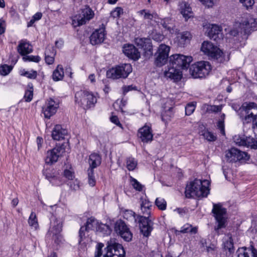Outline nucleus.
<instances>
[{"label":"nucleus","mask_w":257,"mask_h":257,"mask_svg":"<svg viewBox=\"0 0 257 257\" xmlns=\"http://www.w3.org/2000/svg\"><path fill=\"white\" fill-rule=\"evenodd\" d=\"M210 182L207 180L202 181L195 179L187 183L185 194L186 198L206 197L209 193Z\"/></svg>","instance_id":"obj_1"},{"label":"nucleus","mask_w":257,"mask_h":257,"mask_svg":"<svg viewBox=\"0 0 257 257\" xmlns=\"http://www.w3.org/2000/svg\"><path fill=\"white\" fill-rule=\"evenodd\" d=\"M238 114L243 125H250L253 129L257 128V104L254 102L243 103Z\"/></svg>","instance_id":"obj_2"},{"label":"nucleus","mask_w":257,"mask_h":257,"mask_svg":"<svg viewBox=\"0 0 257 257\" xmlns=\"http://www.w3.org/2000/svg\"><path fill=\"white\" fill-rule=\"evenodd\" d=\"M141 209L143 214L148 216L138 215L136 216L135 212L132 210L126 211L125 215L128 214L133 217L135 219V221L139 223L142 234L144 236L148 237L150 235L153 229L152 226L153 224L152 220L149 219V215L151 213L150 208H141Z\"/></svg>","instance_id":"obj_3"},{"label":"nucleus","mask_w":257,"mask_h":257,"mask_svg":"<svg viewBox=\"0 0 257 257\" xmlns=\"http://www.w3.org/2000/svg\"><path fill=\"white\" fill-rule=\"evenodd\" d=\"M99 222L94 217L88 218L85 225L82 226L79 230L80 247L83 251L86 249V246L91 241V238L88 234L89 231L96 230L97 231Z\"/></svg>","instance_id":"obj_4"},{"label":"nucleus","mask_w":257,"mask_h":257,"mask_svg":"<svg viewBox=\"0 0 257 257\" xmlns=\"http://www.w3.org/2000/svg\"><path fill=\"white\" fill-rule=\"evenodd\" d=\"M75 102L84 109L93 107L97 102L96 96L91 92L86 90H80L75 95Z\"/></svg>","instance_id":"obj_5"},{"label":"nucleus","mask_w":257,"mask_h":257,"mask_svg":"<svg viewBox=\"0 0 257 257\" xmlns=\"http://www.w3.org/2000/svg\"><path fill=\"white\" fill-rule=\"evenodd\" d=\"M132 67L130 64L123 63L112 67L106 72L108 78L112 79L126 78L132 72Z\"/></svg>","instance_id":"obj_6"},{"label":"nucleus","mask_w":257,"mask_h":257,"mask_svg":"<svg viewBox=\"0 0 257 257\" xmlns=\"http://www.w3.org/2000/svg\"><path fill=\"white\" fill-rule=\"evenodd\" d=\"M211 70V66L207 61H200L192 64L190 67V73L194 78H204Z\"/></svg>","instance_id":"obj_7"},{"label":"nucleus","mask_w":257,"mask_h":257,"mask_svg":"<svg viewBox=\"0 0 257 257\" xmlns=\"http://www.w3.org/2000/svg\"><path fill=\"white\" fill-rule=\"evenodd\" d=\"M212 212L214 214V216L217 223V225L214 227V230L218 235L220 234V229L225 227L226 218L225 215L226 211L220 204H214Z\"/></svg>","instance_id":"obj_8"},{"label":"nucleus","mask_w":257,"mask_h":257,"mask_svg":"<svg viewBox=\"0 0 257 257\" xmlns=\"http://www.w3.org/2000/svg\"><path fill=\"white\" fill-rule=\"evenodd\" d=\"M61 230V222L55 218H52L51 226L46 234V237L49 239L54 240L56 244H59L63 240V238L60 234Z\"/></svg>","instance_id":"obj_9"},{"label":"nucleus","mask_w":257,"mask_h":257,"mask_svg":"<svg viewBox=\"0 0 257 257\" xmlns=\"http://www.w3.org/2000/svg\"><path fill=\"white\" fill-rule=\"evenodd\" d=\"M225 158L229 163L237 161H246L249 159V156L245 152L241 151L235 148H232L225 152Z\"/></svg>","instance_id":"obj_10"},{"label":"nucleus","mask_w":257,"mask_h":257,"mask_svg":"<svg viewBox=\"0 0 257 257\" xmlns=\"http://www.w3.org/2000/svg\"><path fill=\"white\" fill-rule=\"evenodd\" d=\"M65 152V145H56L53 149L47 152L45 163L47 165H51L56 163L60 157H61Z\"/></svg>","instance_id":"obj_11"},{"label":"nucleus","mask_w":257,"mask_h":257,"mask_svg":"<svg viewBox=\"0 0 257 257\" xmlns=\"http://www.w3.org/2000/svg\"><path fill=\"white\" fill-rule=\"evenodd\" d=\"M234 142L238 146L246 147L257 150V138L246 136L244 134L235 135L233 137Z\"/></svg>","instance_id":"obj_12"},{"label":"nucleus","mask_w":257,"mask_h":257,"mask_svg":"<svg viewBox=\"0 0 257 257\" xmlns=\"http://www.w3.org/2000/svg\"><path fill=\"white\" fill-rule=\"evenodd\" d=\"M201 50L205 54L214 59L217 60L223 55L219 48L209 41H204L202 43Z\"/></svg>","instance_id":"obj_13"},{"label":"nucleus","mask_w":257,"mask_h":257,"mask_svg":"<svg viewBox=\"0 0 257 257\" xmlns=\"http://www.w3.org/2000/svg\"><path fill=\"white\" fill-rule=\"evenodd\" d=\"M192 60L191 56L181 54L173 55L170 57V62H171V64L173 66L175 65L180 70L188 68Z\"/></svg>","instance_id":"obj_14"},{"label":"nucleus","mask_w":257,"mask_h":257,"mask_svg":"<svg viewBox=\"0 0 257 257\" xmlns=\"http://www.w3.org/2000/svg\"><path fill=\"white\" fill-rule=\"evenodd\" d=\"M107 251L104 257H124L125 251L122 246L110 240L107 242Z\"/></svg>","instance_id":"obj_15"},{"label":"nucleus","mask_w":257,"mask_h":257,"mask_svg":"<svg viewBox=\"0 0 257 257\" xmlns=\"http://www.w3.org/2000/svg\"><path fill=\"white\" fill-rule=\"evenodd\" d=\"M114 231L126 241H130L132 239V233L125 222L121 220H117L115 222Z\"/></svg>","instance_id":"obj_16"},{"label":"nucleus","mask_w":257,"mask_h":257,"mask_svg":"<svg viewBox=\"0 0 257 257\" xmlns=\"http://www.w3.org/2000/svg\"><path fill=\"white\" fill-rule=\"evenodd\" d=\"M47 165L44 167L43 175L53 185L59 186L63 183V181L60 179L58 172L52 167Z\"/></svg>","instance_id":"obj_17"},{"label":"nucleus","mask_w":257,"mask_h":257,"mask_svg":"<svg viewBox=\"0 0 257 257\" xmlns=\"http://www.w3.org/2000/svg\"><path fill=\"white\" fill-rule=\"evenodd\" d=\"M170 50V47L166 45L162 44L159 46L155 61L157 66L161 67L166 63L168 59Z\"/></svg>","instance_id":"obj_18"},{"label":"nucleus","mask_w":257,"mask_h":257,"mask_svg":"<svg viewBox=\"0 0 257 257\" xmlns=\"http://www.w3.org/2000/svg\"><path fill=\"white\" fill-rule=\"evenodd\" d=\"M59 101L57 99L50 98L45 103L42 110L45 117L50 118L57 111L59 107Z\"/></svg>","instance_id":"obj_19"},{"label":"nucleus","mask_w":257,"mask_h":257,"mask_svg":"<svg viewBox=\"0 0 257 257\" xmlns=\"http://www.w3.org/2000/svg\"><path fill=\"white\" fill-rule=\"evenodd\" d=\"M206 33L207 36L212 40L216 42L221 40L223 38L222 28L217 25H209L207 27Z\"/></svg>","instance_id":"obj_20"},{"label":"nucleus","mask_w":257,"mask_h":257,"mask_svg":"<svg viewBox=\"0 0 257 257\" xmlns=\"http://www.w3.org/2000/svg\"><path fill=\"white\" fill-rule=\"evenodd\" d=\"M254 12L257 15V7L255 8ZM236 26H243L246 32L250 30H255L257 29V19H254L250 14H247L245 18L243 19L242 23L238 24Z\"/></svg>","instance_id":"obj_21"},{"label":"nucleus","mask_w":257,"mask_h":257,"mask_svg":"<svg viewBox=\"0 0 257 257\" xmlns=\"http://www.w3.org/2000/svg\"><path fill=\"white\" fill-rule=\"evenodd\" d=\"M105 27L102 24L101 27L94 31L90 37V41L92 45L101 44L103 42L105 37Z\"/></svg>","instance_id":"obj_22"},{"label":"nucleus","mask_w":257,"mask_h":257,"mask_svg":"<svg viewBox=\"0 0 257 257\" xmlns=\"http://www.w3.org/2000/svg\"><path fill=\"white\" fill-rule=\"evenodd\" d=\"M135 43L138 46L144 49L146 57L149 58L153 55V47L150 39L138 38L135 39Z\"/></svg>","instance_id":"obj_23"},{"label":"nucleus","mask_w":257,"mask_h":257,"mask_svg":"<svg viewBox=\"0 0 257 257\" xmlns=\"http://www.w3.org/2000/svg\"><path fill=\"white\" fill-rule=\"evenodd\" d=\"M138 136L143 143H148L151 142L153 138L151 127L148 125H144L139 129Z\"/></svg>","instance_id":"obj_24"},{"label":"nucleus","mask_w":257,"mask_h":257,"mask_svg":"<svg viewBox=\"0 0 257 257\" xmlns=\"http://www.w3.org/2000/svg\"><path fill=\"white\" fill-rule=\"evenodd\" d=\"M164 75L167 78L178 80L181 78L182 72L179 68L175 65L173 66L170 62L168 70L164 71Z\"/></svg>","instance_id":"obj_25"},{"label":"nucleus","mask_w":257,"mask_h":257,"mask_svg":"<svg viewBox=\"0 0 257 257\" xmlns=\"http://www.w3.org/2000/svg\"><path fill=\"white\" fill-rule=\"evenodd\" d=\"M123 52L128 58L134 60H138L141 56L140 52L132 44H127L123 47Z\"/></svg>","instance_id":"obj_26"},{"label":"nucleus","mask_w":257,"mask_h":257,"mask_svg":"<svg viewBox=\"0 0 257 257\" xmlns=\"http://www.w3.org/2000/svg\"><path fill=\"white\" fill-rule=\"evenodd\" d=\"M82 17H80V19H78L77 20V25L81 26L83 25L91 19H92L94 16V13L93 11L88 7H86L85 8L82 10Z\"/></svg>","instance_id":"obj_27"},{"label":"nucleus","mask_w":257,"mask_h":257,"mask_svg":"<svg viewBox=\"0 0 257 257\" xmlns=\"http://www.w3.org/2000/svg\"><path fill=\"white\" fill-rule=\"evenodd\" d=\"M237 257H257L256 249L251 245L249 247L239 248L236 251Z\"/></svg>","instance_id":"obj_28"},{"label":"nucleus","mask_w":257,"mask_h":257,"mask_svg":"<svg viewBox=\"0 0 257 257\" xmlns=\"http://www.w3.org/2000/svg\"><path fill=\"white\" fill-rule=\"evenodd\" d=\"M67 130L63 128L61 125L57 124L54 127L52 132V137L53 140L60 141L64 139L67 135Z\"/></svg>","instance_id":"obj_29"},{"label":"nucleus","mask_w":257,"mask_h":257,"mask_svg":"<svg viewBox=\"0 0 257 257\" xmlns=\"http://www.w3.org/2000/svg\"><path fill=\"white\" fill-rule=\"evenodd\" d=\"M192 38V35L189 32L186 31L178 33L176 38V42L180 47H184L185 45L189 43Z\"/></svg>","instance_id":"obj_30"},{"label":"nucleus","mask_w":257,"mask_h":257,"mask_svg":"<svg viewBox=\"0 0 257 257\" xmlns=\"http://www.w3.org/2000/svg\"><path fill=\"white\" fill-rule=\"evenodd\" d=\"M33 51L32 45L26 40H21L18 46V52L22 56L31 53Z\"/></svg>","instance_id":"obj_31"},{"label":"nucleus","mask_w":257,"mask_h":257,"mask_svg":"<svg viewBox=\"0 0 257 257\" xmlns=\"http://www.w3.org/2000/svg\"><path fill=\"white\" fill-rule=\"evenodd\" d=\"M139 13L143 17L144 19L151 25H153L154 22H159L158 16L156 13H151L149 11L146 10H141Z\"/></svg>","instance_id":"obj_32"},{"label":"nucleus","mask_w":257,"mask_h":257,"mask_svg":"<svg viewBox=\"0 0 257 257\" xmlns=\"http://www.w3.org/2000/svg\"><path fill=\"white\" fill-rule=\"evenodd\" d=\"M159 23H160L161 25L169 31L170 33L172 34L178 33V30L174 26L173 21L171 19L168 18H165L161 20V21Z\"/></svg>","instance_id":"obj_33"},{"label":"nucleus","mask_w":257,"mask_h":257,"mask_svg":"<svg viewBox=\"0 0 257 257\" xmlns=\"http://www.w3.org/2000/svg\"><path fill=\"white\" fill-rule=\"evenodd\" d=\"M245 18V16L242 18V20L240 22H236L234 25V28L231 29L229 32L228 34L230 36L235 37L236 36L239 32L241 33H243L244 34H247L249 33L251 31H254V30H250L248 31H245L244 30V28H243V26H236L238 24H241L242 22L243 19Z\"/></svg>","instance_id":"obj_34"},{"label":"nucleus","mask_w":257,"mask_h":257,"mask_svg":"<svg viewBox=\"0 0 257 257\" xmlns=\"http://www.w3.org/2000/svg\"><path fill=\"white\" fill-rule=\"evenodd\" d=\"M101 157L96 153L91 154L89 156V164L90 167L93 170L94 168H96L101 164Z\"/></svg>","instance_id":"obj_35"},{"label":"nucleus","mask_w":257,"mask_h":257,"mask_svg":"<svg viewBox=\"0 0 257 257\" xmlns=\"http://www.w3.org/2000/svg\"><path fill=\"white\" fill-rule=\"evenodd\" d=\"M203 111L206 113H217L222 110V105H209L204 104L201 107Z\"/></svg>","instance_id":"obj_36"},{"label":"nucleus","mask_w":257,"mask_h":257,"mask_svg":"<svg viewBox=\"0 0 257 257\" xmlns=\"http://www.w3.org/2000/svg\"><path fill=\"white\" fill-rule=\"evenodd\" d=\"M180 13L183 17L187 20L191 16V8L189 5L185 3H182L180 5Z\"/></svg>","instance_id":"obj_37"},{"label":"nucleus","mask_w":257,"mask_h":257,"mask_svg":"<svg viewBox=\"0 0 257 257\" xmlns=\"http://www.w3.org/2000/svg\"><path fill=\"white\" fill-rule=\"evenodd\" d=\"M173 107L172 106L167 108L164 107V110L162 112V120L165 123L171 120L173 116V112L172 111Z\"/></svg>","instance_id":"obj_38"},{"label":"nucleus","mask_w":257,"mask_h":257,"mask_svg":"<svg viewBox=\"0 0 257 257\" xmlns=\"http://www.w3.org/2000/svg\"><path fill=\"white\" fill-rule=\"evenodd\" d=\"M55 53L53 48L49 47L46 48L45 52V61L48 64H52L54 62Z\"/></svg>","instance_id":"obj_39"},{"label":"nucleus","mask_w":257,"mask_h":257,"mask_svg":"<svg viewBox=\"0 0 257 257\" xmlns=\"http://www.w3.org/2000/svg\"><path fill=\"white\" fill-rule=\"evenodd\" d=\"M64 74V69L62 66L58 65L53 73L52 78L55 81L61 80L63 78Z\"/></svg>","instance_id":"obj_40"},{"label":"nucleus","mask_w":257,"mask_h":257,"mask_svg":"<svg viewBox=\"0 0 257 257\" xmlns=\"http://www.w3.org/2000/svg\"><path fill=\"white\" fill-rule=\"evenodd\" d=\"M28 223L29 225L35 230H37L39 227L36 214L33 212H31L29 216Z\"/></svg>","instance_id":"obj_41"},{"label":"nucleus","mask_w":257,"mask_h":257,"mask_svg":"<svg viewBox=\"0 0 257 257\" xmlns=\"http://www.w3.org/2000/svg\"><path fill=\"white\" fill-rule=\"evenodd\" d=\"M197 227H193L190 224H186L181 227L180 232L183 233L196 234L197 232Z\"/></svg>","instance_id":"obj_42"},{"label":"nucleus","mask_w":257,"mask_h":257,"mask_svg":"<svg viewBox=\"0 0 257 257\" xmlns=\"http://www.w3.org/2000/svg\"><path fill=\"white\" fill-rule=\"evenodd\" d=\"M224 247L228 249L230 253L234 252L233 240L231 236H228L227 238L224 239Z\"/></svg>","instance_id":"obj_43"},{"label":"nucleus","mask_w":257,"mask_h":257,"mask_svg":"<svg viewBox=\"0 0 257 257\" xmlns=\"http://www.w3.org/2000/svg\"><path fill=\"white\" fill-rule=\"evenodd\" d=\"M20 74L22 76H25L29 79H34L37 76V72L34 70L27 71L25 69H23L20 71Z\"/></svg>","instance_id":"obj_44"},{"label":"nucleus","mask_w":257,"mask_h":257,"mask_svg":"<svg viewBox=\"0 0 257 257\" xmlns=\"http://www.w3.org/2000/svg\"><path fill=\"white\" fill-rule=\"evenodd\" d=\"M97 231H99L104 235H108L110 233L111 229L108 225L103 223H99Z\"/></svg>","instance_id":"obj_45"},{"label":"nucleus","mask_w":257,"mask_h":257,"mask_svg":"<svg viewBox=\"0 0 257 257\" xmlns=\"http://www.w3.org/2000/svg\"><path fill=\"white\" fill-rule=\"evenodd\" d=\"M126 168L129 171H133L137 167V161L135 158L129 157L126 160Z\"/></svg>","instance_id":"obj_46"},{"label":"nucleus","mask_w":257,"mask_h":257,"mask_svg":"<svg viewBox=\"0 0 257 257\" xmlns=\"http://www.w3.org/2000/svg\"><path fill=\"white\" fill-rule=\"evenodd\" d=\"M87 174L89 185L91 187L94 186L96 183V180L94 177V170L92 168H89L87 170Z\"/></svg>","instance_id":"obj_47"},{"label":"nucleus","mask_w":257,"mask_h":257,"mask_svg":"<svg viewBox=\"0 0 257 257\" xmlns=\"http://www.w3.org/2000/svg\"><path fill=\"white\" fill-rule=\"evenodd\" d=\"M203 138L209 142L215 141L216 140V137L211 132L208 131H205L201 134Z\"/></svg>","instance_id":"obj_48"},{"label":"nucleus","mask_w":257,"mask_h":257,"mask_svg":"<svg viewBox=\"0 0 257 257\" xmlns=\"http://www.w3.org/2000/svg\"><path fill=\"white\" fill-rule=\"evenodd\" d=\"M155 204L159 209L164 210L166 208V202L164 199L162 198H157L155 201Z\"/></svg>","instance_id":"obj_49"},{"label":"nucleus","mask_w":257,"mask_h":257,"mask_svg":"<svg viewBox=\"0 0 257 257\" xmlns=\"http://www.w3.org/2000/svg\"><path fill=\"white\" fill-rule=\"evenodd\" d=\"M28 86L30 87L29 89H28L26 91L24 98L25 100L27 102H30L32 100L33 96V89L32 86H30V85H28Z\"/></svg>","instance_id":"obj_50"},{"label":"nucleus","mask_w":257,"mask_h":257,"mask_svg":"<svg viewBox=\"0 0 257 257\" xmlns=\"http://www.w3.org/2000/svg\"><path fill=\"white\" fill-rule=\"evenodd\" d=\"M13 67L11 66L7 65H2L0 67V74L4 76L7 75L11 71Z\"/></svg>","instance_id":"obj_51"},{"label":"nucleus","mask_w":257,"mask_h":257,"mask_svg":"<svg viewBox=\"0 0 257 257\" xmlns=\"http://www.w3.org/2000/svg\"><path fill=\"white\" fill-rule=\"evenodd\" d=\"M23 59L24 61L39 62L41 60V58L39 56H28L26 55L23 57Z\"/></svg>","instance_id":"obj_52"},{"label":"nucleus","mask_w":257,"mask_h":257,"mask_svg":"<svg viewBox=\"0 0 257 257\" xmlns=\"http://www.w3.org/2000/svg\"><path fill=\"white\" fill-rule=\"evenodd\" d=\"M131 182L134 189H135L136 190L139 191L142 190L144 186L136 179L131 178Z\"/></svg>","instance_id":"obj_53"},{"label":"nucleus","mask_w":257,"mask_h":257,"mask_svg":"<svg viewBox=\"0 0 257 257\" xmlns=\"http://www.w3.org/2000/svg\"><path fill=\"white\" fill-rule=\"evenodd\" d=\"M63 175L66 178L70 180H73L75 177L74 172L72 169H65L63 172Z\"/></svg>","instance_id":"obj_54"},{"label":"nucleus","mask_w":257,"mask_h":257,"mask_svg":"<svg viewBox=\"0 0 257 257\" xmlns=\"http://www.w3.org/2000/svg\"><path fill=\"white\" fill-rule=\"evenodd\" d=\"M239 2L241 3L247 10L251 9L254 4V0H239Z\"/></svg>","instance_id":"obj_55"},{"label":"nucleus","mask_w":257,"mask_h":257,"mask_svg":"<svg viewBox=\"0 0 257 257\" xmlns=\"http://www.w3.org/2000/svg\"><path fill=\"white\" fill-rule=\"evenodd\" d=\"M123 13V10L120 7L116 8L111 13V16L114 18H118Z\"/></svg>","instance_id":"obj_56"},{"label":"nucleus","mask_w":257,"mask_h":257,"mask_svg":"<svg viewBox=\"0 0 257 257\" xmlns=\"http://www.w3.org/2000/svg\"><path fill=\"white\" fill-rule=\"evenodd\" d=\"M195 106L193 104H188L185 107V113L187 115H191L194 111Z\"/></svg>","instance_id":"obj_57"},{"label":"nucleus","mask_w":257,"mask_h":257,"mask_svg":"<svg viewBox=\"0 0 257 257\" xmlns=\"http://www.w3.org/2000/svg\"><path fill=\"white\" fill-rule=\"evenodd\" d=\"M104 245L102 243H99L96 245V250L94 254L95 257H100L102 255V248Z\"/></svg>","instance_id":"obj_58"},{"label":"nucleus","mask_w":257,"mask_h":257,"mask_svg":"<svg viewBox=\"0 0 257 257\" xmlns=\"http://www.w3.org/2000/svg\"><path fill=\"white\" fill-rule=\"evenodd\" d=\"M218 128L220 130L221 134L225 135L224 122L222 120H218L217 122Z\"/></svg>","instance_id":"obj_59"},{"label":"nucleus","mask_w":257,"mask_h":257,"mask_svg":"<svg viewBox=\"0 0 257 257\" xmlns=\"http://www.w3.org/2000/svg\"><path fill=\"white\" fill-rule=\"evenodd\" d=\"M6 23L3 19H0V35L3 34L6 31Z\"/></svg>","instance_id":"obj_60"},{"label":"nucleus","mask_w":257,"mask_h":257,"mask_svg":"<svg viewBox=\"0 0 257 257\" xmlns=\"http://www.w3.org/2000/svg\"><path fill=\"white\" fill-rule=\"evenodd\" d=\"M151 206V203L147 199L142 200L141 208H150Z\"/></svg>","instance_id":"obj_61"},{"label":"nucleus","mask_w":257,"mask_h":257,"mask_svg":"<svg viewBox=\"0 0 257 257\" xmlns=\"http://www.w3.org/2000/svg\"><path fill=\"white\" fill-rule=\"evenodd\" d=\"M70 186L73 190H76L79 188V182L77 179L73 180L72 182H70Z\"/></svg>","instance_id":"obj_62"},{"label":"nucleus","mask_w":257,"mask_h":257,"mask_svg":"<svg viewBox=\"0 0 257 257\" xmlns=\"http://www.w3.org/2000/svg\"><path fill=\"white\" fill-rule=\"evenodd\" d=\"M110 120L113 123H115L117 125L121 126L119 120L116 116H112L110 117Z\"/></svg>","instance_id":"obj_63"},{"label":"nucleus","mask_w":257,"mask_h":257,"mask_svg":"<svg viewBox=\"0 0 257 257\" xmlns=\"http://www.w3.org/2000/svg\"><path fill=\"white\" fill-rule=\"evenodd\" d=\"M134 89L133 85H128L123 87L122 89L123 93H127L129 91L132 90Z\"/></svg>","instance_id":"obj_64"}]
</instances>
